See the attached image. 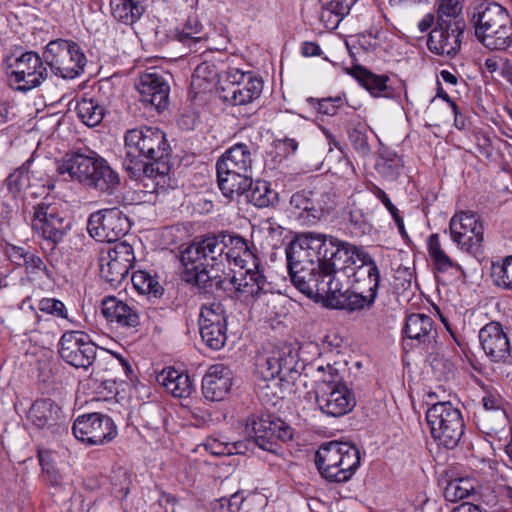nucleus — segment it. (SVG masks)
I'll use <instances>...</instances> for the list:
<instances>
[{"label": "nucleus", "instance_id": "62", "mask_svg": "<svg viewBox=\"0 0 512 512\" xmlns=\"http://www.w3.org/2000/svg\"><path fill=\"white\" fill-rule=\"evenodd\" d=\"M348 221L351 225L357 228L361 232H365L368 228V224L364 213L359 208H352L349 211Z\"/></svg>", "mask_w": 512, "mask_h": 512}, {"label": "nucleus", "instance_id": "57", "mask_svg": "<svg viewBox=\"0 0 512 512\" xmlns=\"http://www.w3.org/2000/svg\"><path fill=\"white\" fill-rule=\"evenodd\" d=\"M23 266H25L27 273L38 274L42 272L48 278L52 277L51 271L48 269L42 258L35 254L28 253Z\"/></svg>", "mask_w": 512, "mask_h": 512}, {"label": "nucleus", "instance_id": "4", "mask_svg": "<svg viewBox=\"0 0 512 512\" xmlns=\"http://www.w3.org/2000/svg\"><path fill=\"white\" fill-rule=\"evenodd\" d=\"M342 240L332 235L320 233H303L295 238L286 248L287 268L326 265L332 259H341L344 253L339 250Z\"/></svg>", "mask_w": 512, "mask_h": 512}, {"label": "nucleus", "instance_id": "49", "mask_svg": "<svg viewBox=\"0 0 512 512\" xmlns=\"http://www.w3.org/2000/svg\"><path fill=\"white\" fill-rule=\"evenodd\" d=\"M346 99L341 96L328 97L322 99L308 98L307 103L315 108L319 113L334 116L338 110L344 106Z\"/></svg>", "mask_w": 512, "mask_h": 512}, {"label": "nucleus", "instance_id": "36", "mask_svg": "<svg viewBox=\"0 0 512 512\" xmlns=\"http://www.w3.org/2000/svg\"><path fill=\"white\" fill-rule=\"evenodd\" d=\"M252 163L253 159L249 146L243 143H237L221 156L216 166H220L221 169L228 168L251 173Z\"/></svg>", "mask_w": 512, "mask_h": 512}, {"label": "nucleus", "instance_id": "42", "mask_svg": "<svg viewBox=\"0 0 512 512\" xmlns=\"http://www.w3.org/2000/svg\"><path fill=\"white\" fill-rule=\"evenodd\" d=\"M217 235L220 242V249L224 254V263H231L232 260L240 258L239 254L249 245L246 239L236 234L220 232Z\"/></svg>", "mask_w": 512, "mask_h": 512}, {"label": "nucleus", "instance_id": "55", "mask_svg": "<svg viewBox=\"0 0 512 512\" xmlns=\"http://www.w3.org/2000/svg\"><path fill=\"white\" fill-rule=\"evenodd\" d=\"M240 258L232 260L239 269L257 268L260 267V261L255 253V246L248 245L245 250L239 254Z\"/></svg>", "mask_w": 512, "mask_h": 512}, {"label": "nucleus", "instance_id": "10", "mask_svg": "<svg viewBox=\"0 0 512 512\" xmlns=\"http://www.w3.org/2000/svg\"><path fill=\"white\" fill-rule=\"evenodd\" d=\"M263 89L261 78L237 68L228 70L219 81V98L228 105L238 106L259 98Z\"/></svg>", "mask_w": 512, "mask_h": 512}, {"label": "nucleus", "instance_id": "15", "mask_svg": "<svg viewBox=\"0 0 512 512\" xmlns=\"http://www.w3.org/2000/svg\"><path fill=\"white\" fill-rule=\"evenodd\" d=\"M36 52L27 51L8 64L7 75L18 84L16 90L29 91L38 87L48 77V70Z\"/></svg>", "mask_w": 512, "mask_h": 512}, {"label": "nucleus", "instance_id": "51", "mask_svg": "<svg viewBox=\"0 0 512 512\" xmlns=\"http://www.w3.org/2000/svg\"><path fill=\"white\" fill-rule=\"evenodd\" d=\"M5 183L8 190L16 197L30 184L28 171L24 168L16 169L7 177Z\"/></svg>", "mask_w": 512, "mask_h": 512}, {"label": "nucleus", "instance_id": "24", "mask_svg": "<svg viewBox=\"0 0 512 512\" xmlns=\"http://www.w3.org/2000/svg\"><path fill=\"white\" fill-rule=\"evenodd\" d=\"M231 285L234 290L242 295L258 297L271 291L272 285L267 281L260 267L239 269L233 276L226 279V285Z\"/></svg>", "mask_w": 512, "mask_h": 512}, {"label": "nucleus", "instance_id": "16", "mask_svg": "<svg viewBox=\"0 0 512 512\" xmlns=\"http://www.w3.org/2000/svg\"><path fill=\"white\" fill-rule=\"evenodd\" d=\"M58 353L67 364L88 369L96 359L97 346L82 331H66L59 340Z\"/></svg>", "mask_w": 512, "mask_h": 512}, {"label": "nucleus", "instance_id": "26", "mask_svg": "<svg viewBox=\"0 0 512 512\" xmlns=\"http://www.w3.org/2000/svg\"><path fill=\"white\" fill-rule=\"evenodd\" d=\"M28 420L38 429L55 431L64 422L61 408L51 399H38L30 407Z\"/></svg>", "mask_w": 512, "mask_h": 512}, {"label": "nucleus", "instance_id": "35", "mask_svg": "<svg viewBox=\"0 0 512 512\" xmlns=\"http://www.w3.org/2000/svg\"><path fill=\"white\" fill-rule=\"evenodd\" d=\"M157 382L176 398H186L193 390L189 375L173 367L163 369L157 375Z\"/></svg>", "mask_w": 512, "mask_h": 512}, {"label": "nucleus", "instance_id": "20", "mask_svg": "<svg viewBox=\"0 0 512 512\" xmlns=\"http://www.w3.org/2000/svg\"><path fill=\"white\" fill-rule=\"evenodd\" d=\"M342 244L339 247L341 259H332L325 266L323 270V279L319 284V290L314 293V300H325L328 307L333 308V303L340 300L344 296L343 284L338 275L340 272L349 268V260L352 257V252L344 248Z\"/></svg>", "mask_w": 512, "mask_h": 512}, {"label": "nucleus", "instance_id": "43", "mask_svg": "<svg viewBox=\"0 0 512 512\" xmlns=\"http://www.w3.org/2000/svg\"><path fill=\"white\" fill-rule=\"evenodd\" d=\"M227 325V315L220 301L203 303L200 309L199 327Z\"/></svg>", "mask_w": 512, "mask_h": 512}, {"label": "nucleus", "instance_id": "31", "mask_svg": "<svg viewBox=\"0 0 512 512\" xmlns=\"http://www.w3.org/2000/svg\"><path fill=\"white\" fill-rule=\"evenodd\" d=\"M119 185L118 172L110 166L106 159L100 156L85 186L101 193L112 194Z\"/></svg>", "mask_w": 512, "mask_h": 512}, {"label": "nucleus", "instance_id": "46", "mask_svg": "<svg viewBox=\"0 0 512 512\" xmlns=\"http://www.w3.org/2000/svg\"><path fill=\"white\" fill-rule=\"evenodd\" d=\"M358 80L361 85L370 92L371 95L375 97H389V94L387 93V81L389 78L387 76L376 75L365 69H362L359 73Z\"/></svg>", "mask_w": 512, "mask_h": 512}, {"label": "nucleus", "instance_id": "14", "mask_svg": "<svg viewBox=\"0 0 512 512\" xmlns=\"http://www.w3.org/2000/svg\"><path fill=\"white\" fill-rule=\"evenodd\" d=\"M72 431L78 440L90 446L104 445L117 436L112 418L97 412L78 416Z\"/></svg>", "mask_w": 512, "mask_h": 512}, {"label": "nucleus", "instance_id": "45", "mask_svg": "<svg viewBox=\"0 0 512 512\" xmlns=\"http://www.w3.org/2000/svg\"><path fill=\"white\" fill-rule=\"evenodd\" d=\"M378 172L385 178L395 179L403 168L402 158L393 151L385 150L376 163Z\"/></svg>", "mask_w": 512, "mask_h": 512}, {"label": "nucleus", "instance_id": "30", "mask_svg": "<svg viewBox=\"0 0 512 512\" xmlns=\"http://www.w3.org/2000/svg\"><path fill=\"white\" fill-rule=\"evenodd\" d=\"M318 193L301 190L294 193L290 206L298 211V218L305 223L315 224L323 215L324 207L317 200Z\"/></svg>", "mask_w": 512, "mask_h": 512}, {"label": "nucleus", "instance_id": "37", "mask_svg": "<svg viewBox=\"0 0 512 512\" xmlns=\"http://www.w3.org/2000/svg\"><path fill=\"white\" fill-rule=\"evenodd\" d=\"M111 15L126 25H133L144 14L146 0H110Z\"/></svg>", "mask_w": 512, "mask_h": 512}, {"label": "nucleus", "instance_id": "23", "mask_svg": "<svg viewBox=\"0 0 512 512\" xmlns=\"http://www.w3.org/2000/svg\"><path fill=\"white\" fill-rule=\"evenodd\" d=\"M479 340L483 351L492 361H505L510 356V343L500 323L492 321L482 327Z\"/></svg>", "mask_w": 512, "mask_h": 512}, {"label": "nucleus", "instance_id": "34", "mask_svg": "<svg viewBox=\"0 0 512 512\" xmlns=\"http://www.w3.org/2000/svg\"><path fill=\"white\" fill-rule=\"evenodd\" d=\"M324 265L320 260V265L313 267H299L288 270L293 285L309 298H314V293L319 290V284L323 277Z\"/></svg>", "mask_w": 512, "mask_h": 512}, {"label": "nucleus", "instance_id": "38", "mask_svg": "<svg viewBox=\"0 0 512 512\" xmlns=\"http://www.w3.org/2000/svg\"><path fill=\"white\" fill-rule=\"evenodd\" d=\"M175 37L191 51L197 52L198 45H200V48L203 46L208 39V34L204 31L198 17L193 15L187 18L183 28L176 32Z\"/></svg>", "mask_w": 512, "mask_h": 512}, {"label": "nucleus", "instance_id": "12", "mask_svg": "<svg viewBox=\"0 0 512 512\" xmlns=\"http://www.w3.org/2000/svg\"><path fill=\"white\" fill-rule=\"evenodd\" d=\"M244 432L249 443L266 451H273L277 440L286 442L293 437L292 428L281 419L272 420L255 415L247 418Z\"/></svg>", "mask_w": 512, "mask_h": 512}, {"label": "nucleus", "instance_id": "25", "mask_svg": "<svg viewBox=\"0 0 512 512\" xmlns=\"http://www.w3.org/2000/svg\"><path fill=\"white\" fill-rule=\"evenodd\" d=\"M101 311L105 319L121 328H136L140 325V315L134 305L120 300L115 296H107L102 300Z\"/></svg>", "mask_w": 512, "mask_h": 512}, {"label": "nucleus", "instance_id": "13", "mask_svg": "<svg viewBox=\"0 0 512 512\" xmlns=\"http://www.w3.org/2000/svg\"><path fill=\"white\" fill-rule=\"evenodd\" d=\"M130 229L127 216L118 208H107L93 212L87 222V230L99 242H117Z\"/></svg>", "mask_w": 512, "mask_h": 512}, {"label": "nucleus", "instance_id": "28", "mask_svg": "<svg viewBox=\"0 0 512 512\" xmlns=\"http://www.w3.org/2000/svg\"><path fill=\"white\" fill-rule=\"evenodd\" d=\"M404 333L408 338L426 346L427 350H434L437 331L434 329V321L429 315L423 313L408 315L404 326Z\"/></svg>", "mask_w": 512, "mask_h": 512}, {"label": "nucleus", "instance_id": "22", "mask_svg": "<svg viewBox=\"0 0 512 512\" xmlns=\"http://www.w3.org/2000/svg\"><path fill=\"white\" fill-rule=\"evenodd\" d=\"M140 100L146 106L161 112L168 107L170 86L163 75L158 72L144 73L137 84Z\"/></svg>", "mask_w": 512, "mask_h": 512}, {"label": "nucleus", "instance_id": "5", "mask_svg": "<svg viewBox=\"0 0 512 512\" xmlns=\"http://www.w3.org/2000/svg\"><path fill=\"white\" fill-rule=\"evenodd\" d=\"M314 462L325 480L343 483L350 480L358 469L360 451L351 443L331 441L319 447Z\"/></svg>", "mask_w": 512, "mask_h": 512}, {"label": "nucleus", "instance_id": "17", "mask_svg": "<svg viewBox=\"0 0 512 512\" xmlns=\"http://www.w3.org/2000/svg\"><path fill=\"white\" fill-rule=\"evenodd\" d=\"M342 245L353 253L349 260V267L354 266L351 280L353 289L377 294L380 272L375 260L362 247L344 240Z\"/></svg>", "mask_w": 512, "mask_h": 512}, {"label": "nucleus", "instance_id": "44", "mask_svg": "<svg viewBox=\"0 0 512 512\" xmlns=\"http://www.w3.org/2000/svg\"><path fill=\"white\" fill-rule=\"evenodd\" d=\"M132 283L141 294H147L155 298L163 294V287L157 279L146 271H136L132 275Z\"/></svg>", "mask_w": 512, "mask_h": 512}, {"label": "nucleus", "instance_id": "54", "mask_svg": "<svg viewBox=\"0 0 512 512\" xmlns=\"http://www.w3.org/2000/svg\"><path fill=\"white\" fill-rule=\"evenodd\" d=\"M349 140L360 156L366 157L370 154L371 149L368 144L366 132L360 127H356L349 132Z\"/></svg>", "mask_w": 512, "mask_h": 512}, {"label": "nucleus", "instance_id": "58", "mask_svg": "<svg viewBox=\"0 0 512 512\" xmlns=\"http://www.w3.org/2000/svg\"><path fill=\"white\" fill-rule=\"evenodd\" d=\"M433 264L437 271L446 272L450 268H454L457 271L463 273V268L458 264L452 261V259L443 251L437 255H433L431 257Z\"/></svg>", "mask_w": 512, "mask_h": 512}, {"label": "nucleus", "instance_id": "33", "mask_svg": "<svg viewBox=\"0 0 512 512\" xmlns=\"http://www.w3.org/2000/svg\"><path fill=\"white\" fill-rule=\"evenodd\" d=\"M324 265L320 260V265L313 267H299L288 270L293 285L309 298H314V293L319 290V284L323 277Z\"/></svg>", "mask_w": 512, "mask_h": 512}, {"label": "nucleus", "instance_id": "1", "mask_svg": "<svg viewBox=\"0 0 512 512\" xmlns=\"http://www.w3.org/2000/svg\"><path fill=\"white\" fill-rule=\"evenodd\" d=\"M126 149L123 167L134 178H143L146 188L161 193L169 185L168 157L170 145L165 133L158 127L141 126L129 129L124 135Z\"/></svg>", "mask_w": 512, "mask_h": 512}, {"label": "nucleus", "instance_id": "11", "mask_svg": "<svg viewBox=\"0 0 512 512\" xmlns=\"http://www.w3.org/2000/svg\"><path fill=\"white\" fill-rule=\"evenodd\" d=\"M451 240L463 251L477 255L482 252L484 227L479 217L471 211L454 214L449 222Z\"/></svg>", "mask_w": 512, "mask_h": 512}, {"label": "nucleus", "instance_id": "18", "mask_svg": "<svg viewBox=\"0 0 512 512\" xmlns=\"http://www.w3.org/2000/svg\"><path fill=\"white\" fill-rule=\"evenodd\" d=\"M464 26L459 19H437L427 40L428 49L437 55H456L461 47Z\"/></svg>", "mask_w": 512, "mask_h": 512}, {"label": "nucleus", "instance_id": "50", "mask_svg": "<svg viewBox=\"0 0 512 512\" xmlns=\"http://www.w3.org/2000/svg\"><path fill=\"white\" fill-rule=\"evenodd\" d=\"M473 490L474 487L469 480H454L445 488V497L449 501H458L469 497Z\"/></svg>", "mask_w": 512, "mask_h": 512}, {"label": "nucleus", "instance_id": "9", "mask_svg": "<svg viewBox=\"0 0 512 512\" xmlns=\"http://www.w3.org/2000/svg\"><path fill=\"white\" fill-rule=\"evenodd\" d=\"M32 228L49 241L53 249L71 229V221L61 203L46 197L34 207Z\"/></svg>", "mask_w": 512, "mask_h": 512}, {"label": "nucleus", "instance_id": "59", "mask_svg": "<svg viewBox=\"0 0 512 512\" xmlns=\"http://www.w3.org/2000/svg\"><path fill=\"white\" fill-rule=\"evenodd\" d=\"M320 21L323 23L325 28L334 30L339 26L342 18H340L336 12L330 8L329 4L326 3L321 10Z\"/></svg>", "mask_w": 512, "mask_h": 512}, {"label": "nucleus", "instance_id": "3", "mask_svg": "<svg viewBox=\"0 0 512 512\" xmlns=\"http://www.w3.org/2000/svg\"><path fill=\"white\" fill-rule=\"evenodd\" d=\"M471 24L477 40L490 50H505L512 45V17L496 2L484 1L474 7Z\"/></svg>", "mask_w": 512, "mask_h": 512}, {"label": "nucleus", "instance_id": "61", "mask_svg": "<svg viewBox=\"0 0 512 512\" xmlns=\"http://www.w3.org/2000/svg\"><path fill=\"white\" fill-rule=\"evenodd\" d=\"M5 255L15 265L22 266L25 262L28 252H26L22 247L13 244H7L5 247Z\"/></svg>", "mask_w": 512, "mask_h": 512}, {"label": "nucleus", "instance_id": "63", "mask_svg": "<svg viewBox=\"0 0 512 512\" xmlns=\"http://www.w3.org/2000/svg\"><path fill=\"white\" fill-rule=\"evenodd\" d=\"M333 11L336 12V14L340 18H344L346 15L349 14L352 6L356 3V0H331L327 2Z\"/></svg>", "mask_w": 512, "mask_h": 512}, {"label": "nucleus", "instance_id": "19", "mask_svg": "<svg viewBox=\"0 0 512 512\" xmlns=\"http://www.w3.org/2000/svg\"><path fill=\"white\" fill-rule=\"evenodd\" d=\"M101 276L111 285H119L132 268L135 256L133 248L127 242H118L100 257Z\"/></svg>", "mask_w": 512, "mask_h": 512}, {"label": "nucleus", "instance_id": "29", "mask_svg": "<svg viewBox=\"0 0 512 512\" xmlns=\"http://www.w3.org/2000/svg\"><path fill=\"white\" fill-rule=\"evenodd\" d=\"M260 373L265 380L280 377L283 380L293 370L295 366V357L289 349H277L271 352L267 357L259 359Z\"/></svg>", "mask_w": 512, "mask_h": 512}, {"label": "nucleus", "instance_id": "21", "mask_svg": "<svg viewBox=\"0 0 512 512\" xmlns=\"http://www.w3.org/2000/svg\"><path fill=\"white\" fill-rule=\"evenodd\" d=\"M100 155L89 148L67 152L57 163L56 171L60 175L67 174L69 178L86 185Z\"/></svg>", "mask_w": 512, "mask_h": 512}, {"label": "nucleus", "instance_id": "48", "mask_svg": "<svg viewBox=\"0 0 512 512\" xmlns=\"http://www.w3.org/2000/svg\"><path fill=\"white\" fill-rule=\"evenodd\" d=\"M491 275L497 286L512 290V255L507 256L502 263H493Z\"/></svg>", "mask_w": 512, "mask_h": 512}, {"label": "nucleus", "instance_id": "6", "mask_svg": "<svg viewBox=\"0 0 512 512\" xmlns=\"http://www.w3.org/2000/svg\"><path fill=\"white\" fill-rule=\"evenodd\" d=\"M321 374L316 388V404L319 410L330 417H342L350 413L356 405L351 389L341 382L338 370L330 364L318 366Z\"/></svg>", "mask_w": 512, "mask_h": 512}, {"label": "nucleus", "instance_id": "60", "mask_svg": "<svg viewBox=\"0 0 512 512\" xmlns=\"http://www.w3.org/2000/svg\"><path fill=\"white\" fill-rule=\"evenodd\" d=\"M39 459L40 463L43 469V472L47 476V480L53 485V486H59L63 482V476L60 473V471L51 463L45 462L42 454L39 453Z\"/></svg>", "mask_w": 512, "mask_h": 512}, {"label": "nucleus", "instance_id": "2", "mask_svg": "<svg viewBox=\"0 0 512 512\" xmlns=\"http://www.w3.org/2000/svg\"><path fill=\"white\" fill-rule=\"evenodd\" d=\"M185 280L206 293L226 290L224 254L218 235L196 238L181 254Z\"/></svg>", "mask_w": 512, "mask_h": 512}, {"label": "nucleus", "instance_id": "7", "mask_svg": "<svg viewBox=\"0 0 512 512\" xmlns=\"http://www.w3.org/2000/svg\"><path fill=\"white\" fill-rule=\"evenodd\" d=\"M431 437L438 445L455 448L464 435L465 424L461 411L451 402H438L426 411Z\"/></svg>", "mask_w": 512, "mask_h": 512}, {"label": "nucleus", "instance_id": "64", "mask_svg": "<svg viewBox=\"0 0 512 512\" xmlns=\"http://www.w3.org/2000/svg\"><path fill=\"white\" fill-rule=\"evenodd\" d=\"M370 191L382 202L390 214H395V212H397V207L391 202L390 198L384 190L376 185H373Z\"/></svg>", "mask_w": 512, "mask_h": 512}, {"label": "nucleus", "instance_id": "32", "mask_svg": "<svg viewBox=\"0 0 512 512\" xmlns=\"http://www.w3.org/2000/svg\"><path fill=\"white\" fill-rule=\"evenodd\" d=\"M217 182L222 194L227 198L244 194L252 184L250 173L216 166Z\"/></svg>", "mask_w": 512, "mask_h": 512}, {"label": "nucleus", "instance_id": "56", "mask_svg": "<svg viewBox=\"0 0 512 512\" xmlns=\"http://www.w3.org/2000/svg\"><path fill=\"white\" fill-rule=\"evenodd\" d=\"M438 6L437 19H456L461 10L459 0H436Z\"/></svg>", "mask_w": 512, "mask_h": 512}, {"label": "nucleus", "instance_id": "53", "mask_svg": "<svg viewBox=\"0 0 512 512\" xmlns=\"http://www.w3.org/2000/svg\"><path fill=\"white\" fill-rule=\"evenodd\" d=\"M244 501V497L236 492L230 498L222 497L213 503L215 512H239Z\"/></svg>", "mask_w": 512, "mask_h": 512}, {"label": "nucleus", "instance_id": "41", "mask_svg": "<svg viewBox=\"0 0 512 512\" xmlns=\"http://www.w3.org/2000/svg\"><path fill=\"white\" fill-rule=\"evenodd\" d=\"M75 111L78 118L89 127L98 125L105 115V108L100 102L87 95L77 101Z\"/></svg>", "mask_w": 512, "mask_h": 512}, {"label": "nucleus", "instance_id": "39", "mask_svg": "<svg viewBox=\"0 0 512 512\" xmlns=\"http://www.w3.org/2000/svg\"><path fill=\"white\" fill-rule=\"evenodd\" d=\"M248 202L258 208L274 206L278 202V193L271 188V184L264 180L253 181L247 189Z\"/></svg>", "mask_w": 512, "mask_h": 512}, {"label": "nucleus", "instance_id": "27", "mask_svg": "<svg viewBox=\"0 0 512 512\" xmlns=\"http://www.w3.org/2000/svg\"><path fill=\"white\" fill-rule=\"evenodd\" d=\"M231 386L230 370L222 364L211 366L202 379V393L210 401L223 400Z\"/></svg>", "mask_w": 512, "mask_h": 512}, {"label": "nucleus", "instance_id": "40", "mask_svg": "<svg viewBox=\"0 0 512 512\" xmlns=\"http://www.w3.org/2000/svg\"><path fill=\"white\" fill-rule=\"evenodd\" d=\"M376 293L361 292L353 289H346L342 299L333 303V309L347 310L350 312L370 308L376 299Z\"/></svg>", "mask_w": 512, "mask_h": 512}, {"label": "nucleus", "instance_id": "47", "mask_svg": "<svg viewBox=\"0 0 512 512\" xmlns=\"http://www.w3.org/2000/svg\"><path fill=\"white\" fill-rule=\"evenodd\" d=\"M200 335L207 347L213 350L221 349L227 340V325L199 327Z\"/></svg>", "mask_w": 512, "mask_h": 512}, {"label": "nucleus", "instance_id": "52", "mask_svg": "<svg viewBox=\"0 0 512 512\" xmlns=\"http://www.w3.org/2000/svg\"><path fill=\"white\" fill-rule=\"evenodd\" d=\"M38 309L55 317L67 319L68 312L64 303L55 298H43L38 303Z\"/></svg>", "mask_w": 512, "mask_h": 512}, {"label": "nucleus", "instance_id": "8", "mask_svg": "<svg viewBox=\"0 0 512 512\" xmlns=\"http://www.w3.org/2000/svg\"><path fill=\"white\" fill-rule=\"evenodd\" d=\"M43 60L55 75L63 79L79 77L87 63V58L79 44L61 38L47 44L43 52Z\"/></svg>", "mask_w": 512, "mask_h": 512}]
</instances>
